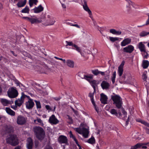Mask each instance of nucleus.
<instances>
[{
    "mask_svg": "<svg viewBox=\"0 0 149 149\" xmlns=\"http://www.w3.org/2000/svg\"><path fill=\"white\" fill-rule=\"evenodd\" d=\"M148 35V32L145 31H142L140 33V36L141 37H143Z\"/></svg>",
    "mask_w": 149,
    "mask_h": 149,
    "instance_id": "nucleus-43",
    "label": "nucleus"
},
{
    "mask_svg": "<svg viewBox=\"0 0 149 149\" xmlns=\"http://www.w3.org/2000/svg\"><path fill=\"white\" fill-rule=\"evenodd\" d=\"M55 22V21L52 16L49 15L47 16V26L53 25Z\"/></svg>",
    "mask_w": 149,
    "mask_h": 149,
    "instance_id": "nucleus-11",
    "label": "nucleus"
},
{
    "mask_svg": "<svg viewBox=\"0 0 149 149\" xmlns=\"http://www.w3.org/2000/svg\"><path fill=\"white\" fill-rule=\"evenodd\" d=\"M81 130L79 128H76V131L79 134H81Z\"/></svg>",
    "mask_w": 149,
    "mask_h": 149,
    "instance_id": "nucleus-60",
    "label": "nucleus"
},
{
    "mask_svg": "<svg viewBox=\"0 0 149 149\" xmlns=\"http://www.w3.org/2000/svg\"><path fill=\"white\" fill-rule=\"evenodd\" d=\"M138 48L141 52H146L145 47L142 42H140L138 45Z\"/></svg>",
    "mask_w": 149,
    "mask_h": 149,
    "instance_id": "nucleus-21",
    "label": "nucleus"
},
{
    "mask_svg": "<svg viewBox=\"0 0 149 149\" xmlns=\"http://www.w3.org/2000/svg\"><path fill=\"white\" fill-rule=\"evenodd\" d=\"M37 121L38 123H42V121L40 118H38L37 119Z\"/></svg>",
    "mask_w": 149,
    "mask_h": 149,
    "instance_id": "nucleus-62",
    "label": "nucleus"
},
{
    "mask_svg": "<svg viewBox=\"0 0 149 149\" xmlns=\"http://www.w3.org/2000/svg\"><path fill=\"white\" fill-rule=\"evenodd\" d=\"M22 96L23 97V98L24 100L26 97H27L29 100H30V99H31L30 98V97L29 96L25 95L24 93H22Z\"/></svg>",
    "mask_w": 149,
    "mask_h": 149,
    "instance_id": "nucleus-46",
    "label": "nucleus"
},
{
    "mask_svg": "<svg viewBox=\"0 0 149 149\" xmlns=\"http://www.w3.org/2000/svg\"><path fill=\"white\" fill-rule=\"evenodd\" d=\"M83 7L84 9L87 12L89 15V17L92 19H93V17L92 16V13L91 11L89 9L87 5L84 6L83 5Z\"/></svg>",
    "mask_w": 149,
    "mask_h": 149,
    "instance_id": "nucleus-24",
    "label": "nucleus"
},
{
    "mask_svg": "<svg viewBox=\"0 0 149 149\" xmlns=\"http://www.w3.org/2000/svg\"><path fill=\"white\" fill-rule=\"evenodd\" d=\"M26 0H24V1L21 0L17 3L16 5L18 7L21 8L24 6L26 5Z\"/></svg>",
    "mask_w": 149,
    "mask_h": 149,
    "instance_id": "nucleus-23",
    "label": "nucleus"
},
{
    "mask_svg": "<svg viewBox=\"0 0 149 149\" xmlns=\"http://www.w3.org/2000/svg\"><path fill=\"white\" fill-rule=\"evenodd\" d=\"M101 86L103 89H108L110 86L109 84L105 81H102L101 84Z\"/></svg>",
    "mask_w": 149,
    "mask_h": 149,
    "instance_id": "nucleus-18",
    "label": "nucleus"
},
{
    "mask_svg": "<svg viewBox=\"0 0 149 149\" xmlns=\"http://www.w3.org/2000/svg\"><path fill=\"white\" fill-rule=\"evenodd\" d=\"M7 94L10 98H13L17 97L18 93L15 87H12L10 88L7 91Z\"/></svg>",
    "mask_w": 149,
    "mask_h": 149,
    "instance_id": "nucleus-4",
    "label": "nucleus"
},
{
    "mask_svg": "<svg viewBox=\"0 0 149 149\" xmlns=\"http://www.w3.org/2000/svg\"><path fill=\"white\" fill-rule=\"evenodd\" d=\"M131 41V39L130 38H125L121 42V45L122 46H125L126 45L130 44Z\"/></svg>",
    "mask_w": 149,
    "mask_h": 149,
    "instance_id": "nucleus-16",
    "label": "nucleus"
},
{
    "mask_svg": "<svg viewBox=\"0 0 149 149\" xmlns=\"http://www.w3.org/2000/svg\"><path fill=\"white\" fill-rule=\"evenodd\" d=\"M91 102H92L93 105V106H95V105H96V104L95 102H94V98L91 99Z\"/></svg>",
    "mask_w": 149,
    "mask_h": 149,
    "instance_id": "nucleus-56",
    "label": "nucleus"
},
{
    "mask_svg": "<svg viewBox=\"0 0 149 149\" xmlns=\"http://www.w3.org/2000/svg\"><path fill=\"white\" fill-rule=\"evenodd\" d=\"M61 98V97H55L53 98L56 101H58Z\"/></svg>",
    "mask_w": 149,
    "mask_h": 149,
    "instance_id": "nucleus-59",
    "label": "nucleus"
},
{
    "mask_svg": "<svg viewBox=\"0 0 149 149\" xmlns=\"http://www.w3.org/2000/svg\"><path fill=\"white\" fill-rule=\"evenodd\" d=\"M27 118L22 116L19 115L17 118V122L18 124L23 125L25 124L26 122Z\"/></svg>",
    "mask_w": 149,
    "mask_h": 149,
    "instance_id": "nucleus-6",
    "label": "nucleus"
},
{
    "mask_svg": "<svg viewBox=\"0 0 149 149\" xmlns=\"http://www.w3.org/2000/svg\"><path fill=\"white\" fill-rule=\"evenodd\" d=\"M38 2V0H29V4L30 7H32L33 4L36 5Z\"/></svg>",
    "mask_w": 149,
    "mask_h": 149,
    "instance_id": "nucleus-33",
    "label": "nucleus"
},
{
    "mask_svg": "<svg viewBox=\"0 0 149 149\" xmlns=\"http://www.w3.org/2000/svg\"><path fill=\"white\" fill-rule=\"evenodd\" d=\"M144 129L146 133L148 134H149V128L147 127H144Z\"/></svg>",
    "mask_w": 149,
    "mask_h": 149,
    "instance_id": "nucleus-50",
    "label": "nucleus"
},
{
    "mask_svg": "<svg viewBox=\"0 0 149 149\" xmlns=\"http://www.w3.org/2000/svg\"><path fill=\"white\" fill-rule=\"evenodd\" d=\"M109 38L110 40L112 42H114L116 41H117L119 40V38L117 37H110Z\"/></svg>",
    "mask_w": 149,
    "mask_h": 149,
    "instance_id": "nucleus-40",
    "label": "nucleus"
},
{
    "mask_svg": "<svg viewBox=\"0 0 149 149\" xmlns=\"http://www.w3.org/2000/svg\"><path fill=\"white\" fill-rule=\"evenodd\" d=\"M129 117H128V118H127V120L126 121V122H125V126H127V125H128V123H129Z\"/></svg>",
    "mask_w": 149,
    "mask_h": 149,
    "instance_id": "nucleus-61",
    "label": "nucleus"
},
{
    "mask_svg": "<svg viewBox=\"0 0 149 149\" xmlns=\"http://www.w3.org/2000/svg\"><path fill=\"white\" fill-rule=\"evenodd\" d=\"M116 30L114 29H111L110 30V32L112 34L115 35L116 33Z\"/></svg>",
    "mask_w": 149,
    "mask_h": 149,
    "instance_id": "nucleus-49",
    "label": "nucleus"
},
{
    "mask_svg": "<svg viewBox=\"0 0 149 149\" xmlns=\"http://www.w3.org/2000/svg\"><path fill=\"white\" fill-rule=\"evenodd\" d=\"M58 142L61 143H68V139L66 136L61 135H60L58 138Z\"/></svg>",
    "mask_w": 149,
    "mask_h": 149,
    "instance_id": "nucleus-8",
    "label": "nucleus"
},
{
    "mask_svg": "<svg viewBox=\"0 0 149 149\" xmlns=\"http://www.w3.org/2000/svg\"><path fill=\"white\" fill-rule=\"evenodd\" d=\"M20 148V146H18L16 147L14 149H21Z\"/></svg>",
    "mask_w": 149,
    "mask_h": 149,
    "instance_id": "nucleus-64",
    "label": "nucleus"
},
{
    "mask_svg": "<svg viewBox=\"0 0 149 149\" xmlns=\"http://www.w3.org/2000/svg\"><path fill=\"white\" fill-rule=\"evenodd\" d=\"M67 116L68 117V118L69 120L68 121V123L70 124H72L73 121L72 118L68 115H67Z\"/></svg>",
    "mask_w": 149,
    "mask_h": 149,
    "instance_id": "nucleus-41",
    "label": "nucleus"
},
{
    "mask_svg": "<svg viewBox=\"0 0 149 149\" xmlns=\"http://www.w3.org/2000/svg\"><path fill=\"white\" fill-rule=\"evenodd\" d=\"M145 53H146V55L143 56V58L147 59L148 58V54L147 52H146Z\"/></svg>",
    "mask_w": 149,
    "mask_h": 149,
    "instance_id": "nucleus-58",
    "label": "nucleus"
},
{
    "mask_svg": "<svg viewBox=\"0 0 149 149\" xmlns=\"http://www.w3.org/2000/svg\"><path fill=\"white\" fill-rule=\"evenodd\" d=\"M111 99L113 102V104H115L118 109H120L122 106V99L119 95H112Z\"/></svg>",
    "mask_w": 149,
    "mask_h": 149,
    "instance_id": "nucleus-3",
    "label": "nucleus"
},
{
    "mask_svg": "<svg viewBox=\"0 0 149 149\" xmlns=\"http://www.w3.org/2000/svg\"><path fill=\"white\" fill-rule=\"evenodd\" d=\"M82 131L83 136L85 138H88L89 133L88 129L84 127H83L82 128Z\"/></svg>",
    "mask_w": 149,
    "mask_h": 149,
    "instance_id": "nucleus-17",
    "label": "nucleus"
},
{
    "mask_svg": "<svg viewBox=\"0 0 149 149\" xmlns=\"http://www.w3.org/2000/svg\"><path fill=\"white\" fill-rule=\"evenodd\" d=\"M123 68L118 67V73L119 76H121L123 72Z\"/></svg>",
    "mask_w": 149,
    "mask_h": 149,
    "instance_id": "nucleus-39",
    "label": "nucleus"
},
{
    "mask_svg": "<svg viewBox=\"0 0 149 149\" xmlns=\"http://www.w3.org/2000/svg\"><path fill=\"white\" fill-rule=\"evenodd\" d=\"M100 95V100L101 103L104 104H107L108 99L107 96L103 93H102Z\"/></svg>",
    "mask_w": 149,
    "mask_h": 149,
    "instance_id": "nucleus-12",
    "label": "nucleus"
},
{
    "mask_svg": "<svg viewBox=\"0 0 149 149\" xmlns=\"http://www.w3.org/2000/svg\"><path fill=\"white\" fill-rule=\"evenodd\" d=\"M32 17V16H31ZM23 19H25L27 21H28L31 22V24L39 23L41 22L42 21V20L39 19L38 18H33L32 17H22Z\"/></svg>",
    "mask_w": 149,
    "mask_h": 149,
    "instance_id": "nucleus-5",
    "label": "nucleus"
},
{
    "mask_svg": "<svg viewBox=\"0 0 149 149\" xmlns=\"http://www.w3.org/2000/svg\"><path fill=\"white\" fill-rule=\"evenodd\" d=\"M6 112L9 115L12 116H14L15 115V112L11 110L10 108L6 107Z\"/></svg>",
    "mask_w": 149,
    "mask_h": 149,
    "instance_id": "nucleus-26",
    "label": "nucleus"
},
{
    "mask_svg": "<svg viewBox=\"0 0 149 149\" xmlns=\"http://www.w3.org/2000/svg\"><path fill=\"white\" fill-rule=\"evenodd\" d=\"M29 11L30 9L29 7L26 6L22 10L21 12L22 13L29 14Z\"/></svg>",
    "mask_w": 149,
    "mask_h": 149,
    "instance_id": "nucleus-31",
    "label": "nucleus"
},
{
    "mask_svg": "<svg viewBox=\"0 0 149 149\" xmlns=\"http://www.w3.org/2000/svg\"><path fill=\"white\" fill-rule=\"evenodd\" d=\"M90 83L94 89V92H95L96 85L97 84V81L95 80H93L91 81Z\"/></svg>",
    "mask_w": 149,
    "mask_h": 149,
    "instance_id": "nucleus-30",
    "label": "nucleus"
},
{
    "mask_svg": "<svg viewBox=\"0 0 149 149\" xmlns=\"http://www.w3.org/2000/svg\"><path fill=\"white\" fill-rule=\"evenodd\" d=\"M34 102H36L37 108H41V106L40 101L35 100Z\"/></svg>",
    "mask_w": 149,
    "mask_h": 149,
    "instance_id": "nucleus-45",
    "label": "nucleus"
},
{
    "mask_svg": "<svg viewBox=\"0 0 149 149\" xmlns=\"http://www.w3.org/2000/svg\"><path fill=\"white\" fill-rule=\"evenodd\" d=\"M110 112L112 114L118 117V113L116 110L114 109H112L110 110Z\"/></svg>",
    "mask_w": 149,
    "mask_h": 149,
    "instance_id": "nucleus-35",
    "label": "nucleus"
},
{
    "mask_svg": "<svg viewBox=\"0 0 149 149\" xmlns=\"http://www.w3.org/2000/svg\"><path fill=\"white\" fill-rule=\"evenodd\" d=\"M24 100L23 98V97L21 96L20 98H19L17 100H16L15 103L16 105L18 107H20L24 103Z\"/></svg>",
    "mask_w": 149,
    "mask_h": 149,
    "instance_id": "nucleus-15",
    "label": "nucleus"
},
{
    "mask_svg": "<svg viewBox=\"0 0 149 149\" xmlns=\"http://www.w3.org/2000/svg\"><path fill=\"white\" fill-rule=\"evenodd\" d=\"M34 105V103L32 99H30L26 102V107L28 109H32Z\"/></svg>",
    "mask_w": 149,
    "mask_h": 149,
    "instance_id": "nucleus-14",
    "label": "nucleus"
},
{
    "mask_svg": "<svg viewBox=\"0 0 149 149\" xmlns=\"http://www.w3.org/2000/svg\"><path fill=\"white\" fill-rule=\"evenodd\" d=\"M141 145L140 144L137 143L134 146H132L131 147V149H137L140 148Z\"/></svg>",
    "mask_w": 149,
    "mask_h": 149,
    "instance_id": "nucleus-37",
    "label": "nucleus"
},
{
    "mask_svg": "<svg viewBox=\"0 0 149 149\" xmlns=\"http://www.w3.org/2000/svg\"><path fill=\"white\" fill-rule=\"evenodd\" d=\"M72 26H75V27H77V28H80V26L78 25L77 24H73V25H72Z\"/></svg>",
    "mask_w": 149,
    "mask_h": 149,
    "instance_id": "nucleus-63",
    "label": "nucleus"
},
{
    "mask_svg": "<svg viewBox=\"0 0 149 149\" xmlns=\"http://www.w3.org/2000/svg\"><path fill=\"white\" fill-rule=\"evenodd\" d=\"M6 141L7 143L13 146H15L19 143L18 140L17 136L15 134L9 135L7 138Z\"/></svg>",
    "mask_w": 149,
    "mask_h": 149,
    "instance_id": "nucleus-2",
    "label": "nucleus"
},
{
    "mask_svg": "<svg viewBox=\"0 0 149 149\" xmlns=\"http://www.w3.org/2000/svg\"><path fill=\"white\" fill-rule=\"evenodd\" d=\"M139 143L141 144V146L140 147V148H141L142 149H146L147 148V147L146 146H144V145H149V143Z\"/></svg>",
    "mask_w": 149,
    "mask_h": 149,
    "instance_id": "nucleus-36",
    "label": "nucleus"
},
{
    "mask_svg": "<svg viewBox=\"0 0 149 149\" xmlns=\"http://www.w3.org/2000/svg\"><path fill=\"white\" fill-rule=\"evenodd\" d=\"M55 109L56 107L55 106L54 107V109H52L50 106L47 105V110H48V112H49L51 111H54L55 110Z\"/></svg>",
    "mask_w": 149,
    "mask_h": 149,
    "instance_id": "nucleus-42",
    "label": "nucleus"
},
{
    "mask_svg": "<svg viewBox=\"0 0 149 149\" xmlns=\"http://www.w3.org/2000/svg\"><path fill=\"white\" fill-rule=\"evenodd\" d=\"M94 107L95 110L97 111V113H98L99 112V109L98 107H97L96 106V105H95V106H94Z\"/></svg>",
    "mask_w": 149,
    "mask_h": 149,
    "instance_id": "nucleus-55",
    "label": "nucleus"
},
{
    "mask_svg": "<svg viewBox=\"0 0 149 149\" xmlns=\"http://www.w3.org/2000/svg\"><path fill=\"white\" fill-rule=\"evenodd\" d=\"M125 61H123L121 64L118 67V68H123V66L125 64Z\"/></svg>",
    "mask_w": 149,
    "mask_h": 149,
    "instance_id": "nucleus-51",
    "label": "nucleus"
},
{
    "mask_svg": "<svg viewBox=\"0 0 149 149\" xmlns=\"http://www.w3.org/2000/svg\"><path fill=\"white\" fill-rule=\"evenodd\" d=\"M66 42L67 43L66 46L69 45L70 46H72V47H73V45L74 44H73V43L72 42H69L67 41H66Z\"/></svg>",
    "mask_w": 149,
    "mask_h": 149,
    "instance_id": "nucleus-47",
    "label": "nucleus"
},
{
    "mask_svg": "<svg viewBox=\"0 0 149 149\" xmlns=\"http://www.w3.org/2000/svg\"><path fill=\"white\" fill-rule=\"evenodd\" d=\"M39 144V142L38 141H36L35 142V148H37Z\"/></svg>",
    "mask_w": 149,
    "mask_h": 149,
    "instance_id": "nucleus-52",
    "label": "nucleus"
},
{
    "mask_svg": "<svg viewBox=\"0 0 149 149\" xmlns=\"http://www.w3.org/2000/svg\"><path fill=\"white\" fill-rule=\"evenodd\" d=\"M44 8L42 5H40L38 7H35L33 9L34 12L35 13H40L43 10Z\"/></svg>",
    "mask_w": 149,
    "mask_h": 149,
    "instance_id": "nucleus-20",
    "label": "nucleus"
},
{
    "mask_svg": "<svg viewBox=\"0 0 149 149\" xmlns=\"http://www.w3.org/2000/svg\"><path fill=\"white\" fill-rule=\"evenodd\" d=\"M147 15L148 16V18L146 21V25H148V24H149V13H148Z\"/></svg>",
    "mask_w": 149,
    "mask_h": 149,
    "instance_id": "nucleus-57",
    "label": "nucleus"
},
{
    "mask_svg": "<svg viewBox=\"0 0 149 149\" xmlns=\"http://www.w3.org/2000/svg\"><path fill=\"white\" fill-rule=\"evenodd\" d=\"M67 65L69 67L71 68H73L74 65V62L71 60H68L66 61Z\"/></svg>",
    "mask_w": 149,
    "mask_h": 149,
    "instance_id": "nucleus-25",
    "label": "nucleus"
},
{
    "mask_svg": "<svg viewBox=\"0 0 149 149\" xmlns=\"http://www.w3.org/2000/svg\"><path fill=\"white\" fill-rule=\"evenodd\" d=\"M94 93H89L88 94V96L91 99L94 98Z\"/></svg>",
    "mask_w": 149,
    "mask_h": 149,
    "instance_id": "nucleus-48",
    "label": "nucleus"
},
{
    "mask_svg": "<svg viewBox=\"0 0 149 149\" xmlns=\"http://www.w3.org/2000/svg\"><path fill=\"white\" fill-rule=\"evenodd\" d=\"M134 50V47L132 45H130L124 47L123 49L124 52L131 53Z\"/></svg>",
    "mask_w": 149,
    "mask_h": 149,
    "instance_id": "nucleus-10",
    "label": "nucleus"
},
{
    "mask_svg": "<svg viewBox=\"0 0 149 149\" xmlns=\"http://www.w3.org/2000/svg\"><path fill=\"white\" fill-rule=\"evenodd\" d=\"M143 124L146 126L145 127H147L149 128V123L147 122H143Z\"/></svg>",
    "mask_w": 149,
    "mask_h": 149,
    "instance_id": "nucleus-54",
    "label": "nucleus"
},
{
    "mask_svg": "<svg viewBox=\"0 0 149 149\" xmlns=\"http://www.w3.org/2000/svg\"><path fill=\"white\" fill-rule=\"evenodd\" d=\"M34 133L36 137L40 140H42L45 137V131L42 127L36 126L33 128Z\"/></svg>",
    "mask_w": 149,
    "mask_h": 149,
    "instance_id": "nucleus-1",
    "label": "nucleus"
},
{
    "mask_svg": "<svg viewBox=\"0 0 149 149\" xmlns=\"http://www.w3.org/2000/svg\"><path fill=\"white\" fill-rule=\"evenodd\" d=\"M27 146L28 149H32L33 145V140L30 137L28 138L27 139Z\"/></svg>",
    "mask_w": 149,
    "mask_h": 149,
    "instance_id": "nucleus-13",
    "label": "nucleus"
},
{
    "mask_svg": "<svg viewBox=\"0 0 149 149\" xmlns=\"http://www.w3.org/2000/svg\"><path fill=\"white\" fill-rule=\"evenodd\" d=\"M3 130L6 133H10L13 132V128L10 125H6L3 127Z\"/></svg>",
    "mask_w": 149,
    "mask_h": 149,
    "instance_id": "nucleus-9",
    "label": "nucleus"
},
{
    "mask_svg": "<svg viewBox=\"0 0 149 149\" xmlns=\"http://www.w3.org/2000/svg\"><path fill=\"white\" fill-rule=\"evenodd\" d=\"M147 72L146 71H145L143 73L142 77V79L144 81H147V79L148 78V76L147 75Z\"/></svg>",
    "mask_w": 149,
    "mask_h": 149,
    "instance_id": "nucleus-32",
    "label": "nucleus"
},
{
    "mask_svg": "<svg viewBox=\"0 0 149 149\" xmlns=\"http://www.w3.org/2000/svg\"><path fill=\"white\" fill-rule=\"evenodd\" d=\"M149 62L148 60H143L142 63V66L143 69H146L148 66Z\"/></svg>",
    "mask_w": 149,
    "mask_h": 149,
    "instance_id": "nucleus-27",
    "label": "nucleus"
},
{
    "mask_svg": "<svg viewBox=\"0 0 149 149\" xmlns=\"http://www.w3.org/2000/svg\"><path fill=\"white\" fill-rule=\"evenodd\" d=\"M92 72L95 75H97L100 74V71L98 69L92 70Z\"/></svg>",
    "mask_w": 149,
    "mask_h": 149,
    "instance_id": "nucleus-44",
    "label": "nucleus"
},
{
    "mask_svg": "<svg viewBox=\"0 0 149 149\" xmlns=\"http://www.w3.org/2000/svg\"><path fill=\"white\" fill-rule=\"evenodd\" d=\"M80 75V74H79V76L81 77V78L85 79L88 81L89 83H90L91 81V80L93 78V75L91 74H89V75H84V77H81Z\"/></svg>",
    "mask_w": 149,
    "mask_h": 149,
    "instance_id": "nucleus-19",
    "label": "nucleus"
},
{
    "mask_svg": "<svg viewBox=\"0 0 149 149\" xmlns=\"http://www.w3.org/2000/svg\"><path fill=\"white\" fill-rule=\"evenodd\" d=\"M87 142L88 143L93 144L95 143V141L94 138L92 136L88 140Z\"/></svg>",
    "mask_w": 149,
    "mask_h": 149,
    "instance_id": "nucleus-34",
    "label": "nucleus"
},
{
    "mask_svg": "<svg viewBox=\"0 0 149 149\" xmlns=\"http://www.w3.org/2000/svg\"><path fill=\"white\" fill-rule=\"evenodd\" d=\"M116 72L114 71L111 77V81L113 84H114L115 82V79L116 77Z\"/></svg>",
    "mask_w": 149,
    "mask_h": 149,
    "instance_id": "nucleus-38",
    "label": "nucleus"
},
{
    "mask_svg": "<svg viewBox=\"0 0 149 149\" xmlns=\"http://www.w3.org/2000/svg\"><path fill=\"white\" fill-rule=\"evenodd\" d=\"M0 101L2 105L5 106H7L8 104L10 103L9 101L5 98H1Z\"/></svg>",
    "mask_w": 149,
    "mask_h": 149,
    "instance_id": "nucleus-22",
    "label": "nucleus"
},
{
    "mask_svg": "<svg viewBox=\"0 0 149 149\" xmlns=\"http://www.w3.org/2000/svg\"><path fill=\"white\" fill-rule=\"evenodd\" d=\"M121 33H122V32L121 31H116V33H115V35H121Z\"/></svg>",
    "mask_w": 149,
    "mask_h": 149,
    "instance_id": "nucleus-53",
    "label": "nucleus"
},
{
    "mask_svg": "<svg viewBox=\"0 0 149 149\" xmlns=\"http://www.w3.org/2000/svg\"><path fill=\"white\" fill-rule=\"evenodd\" d=\"M49 122L52 124L56 125L58 124L59 121L56 118L55 115H52L49 118L48 120Z\"/></svg>",
    "mask_w": 149,
    "mask_h": 149,
    "instance_id": "nucleus-7",
    "label": "nucleus"
},
{
    "mask_svg": "<svg viewBox=\"0 0 149 149\" xmlns=\"http://www.w3.org/2000/svg\"><path fill=\"white\" fill-rule=\"evenodd\" d=\"M72 49L76 50L81 54V48L75 44H74L73 47L72 48Z\"/></svg>",
    "mask_w": 149,
    "mask_h": 149,
    "instance_id": "nucleus-29",
    "label": "nucleus"
},
{
    "mask_svg": "<svg viewBox=\"0 0 149 149\" xmlns=\"http://www.w3.org/2000/svg\"><path fill=\"white\" fill-rule=\"evenodd\" d=\"M122 112L123 114H121L120 113H118V117L120 118H123V116H127V113L125 110L124 109H122Z\"/></svg>",
    "mask_w": 149,
    "mask_h": 149,
    "instance_id": "nucleus-28",
    "label": "nucleus"
}]
</instances>
